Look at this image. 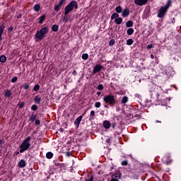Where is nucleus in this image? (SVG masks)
Segmentation results:
<instances>
[{"mask_svg":"<svg viewBox=\"0 0 181 181\" xmlns=\"http://www.w3.org/2000/svg\"><path fill=\"white\" fill-rule=\"evenodd\" d=\"M172 6V0H168L166 4L163 6L158 10L157 16L160 18H164L168 13V9Z\"/></svg>","mask_w":181,"mask_h":181,"instance_id":"f257e3e1","label":"nucleus"},{"mask_svg":"<svg viewBox=\"0 0 181 181\" xmlns=\"http://www.w3.org/2000/svg\"><path fill=\"white\" fill-rule=\"evenodd\" d=\"M49 32V28L42 27L40 30H37L35 35V42H39V40H43L45 39V36Z\"/></svg>","mask_w":181,"mask_h":181,"instance_id":"f03ea898","label":"nucleus"},{"mask_svg":"<svg viewBox=\"0 0 181 181\" xmlns=\"http://www.w3.org/2000/svg\"><path fill=\"white\" fill-rule=\"evenodd\" d=\"M151 96V97H156V101H158L159 103H162L163 101V98L162 96V90L160 88H158V87L155 86L153 90L150 91Z\"/></svg>","mask_w":181,"mask_h":181,"instance_id":"7ed1b4c3","label":"nucleus"},{"mask_svg":"<svg viewBox=\"0 0 181 181\" xmlns=\"http://www.w3.org/2000/svg\"><path fill=\"white\" fill-rule=\"evenodd\" d=\"M32 140V137L28 136L26 137L22 144L20 146V153H23L25 151H28L29 148H30V141Z\"/></svg>","mask_w":181,"mask_h":181,"instance_id":"20e7f679","label":"nucleus"},{"mask_svg":"<svg viewBox=\"0 0 181 181\" xmlns=\"http://www.w3.org/2000/svg\"><path fill=\"white\" fill-rule=\"evenodd\" d=\"M74 9H78V4L76 1L73 0L64 8V15H69Z\"/></svg>","mask_w":181,"mask_h":181,"instance_id":"39448f33","label":"nucleus"},{"mask_svg":"<svg viewBox=\"0 0 181 181\" xmlns=\"http://www.w3.org/2000/svg\"><path fill=\"white\" fill-rule=\"evenodd\" d=\"M103 101L105 104H109L110 107H114L118 103V100L115 98V95L112 94L106 95L103 98Z\"/></svg>","mask_w":181,"mask_h":181,"instance_id":"423d86ee","label":"nucleus"},{"mask_svg":"<svg viewBox=\"0 0 181 181\" xmlns=\"http://www.w3.org/2000/svg\"><path fill=\"white\" fill-rule=\"evenodd\" d=\"M128 172H129L131 175L137 176L138 173H141L139 165H138V164H134L133 165H129Z\"/></svg>","mask_w":181,"mask_h":181,"instance_id":"0eeeda50","label":"nucleus"},{"mask_svg":"<svg viewBox=\"0 0 181 181\" xmlns=\"http://www.w3.org/2000/svg\"><path fill=\"white\" fill-rule=\"evenodd\" d=\"M162 161L165 165H170L173 160H172V156H170V153H167L163 158Z\"/></svg>","mask_w":181,"mask_h":181,"instance_id":"6e6552de","label":"nucleus"},{"mask_svg":"<svg viewBox=\"0 0 181 181\" xmlns=\"http://www.w3.org/2000/svg\"><path fill=\"white\" fill-rule=\"evenodd\" d=\"M119 179H121V173H119V171H117L112 175L111 181H119Z\"/></svg>","mask_w":181,"mask_h":181,"instance_id":"1a4fd4ad","label":"nucleus"},{"mask_svg":"<svg viewBox=\"0 0 181 181\" xmlns=\"http://www.w3.org/2000/svg\"><path fill=\"white\" fill-rule=\"evenodd\" d=\"M103 65H101V64H96L93 67V74H96V73H100V71H101V70H103Z\"/></svg>","mask_w":181,"mask_h":181,"instance_id":"9d476101","label":"nucleus"},{"mask_svg":"<svg viewBox=\"0 0 181 181\" xmlns=\"http://www.w3.org/2000/svg\"><path fill=\"white\" fill-rule=\"evenodd\" d=\"M148 1L149 0H134V4L138 6H144L148 4Z\"/></svg>","mask_w":181,"mask_h":181,"instance_id":"9b49d317","label":"nucleus"},{"mask_svg":"<svg viewBox=\"0 0 181 181\" xmlns=\"http://www.w3.org/2000/svg\"><path fill=\"white\" fill-rule=\"evenodd\" d=\"M66 2V0H59V4L54 6V10L59 12L62 9V5Z\"/></svg>","mask_w":181,"mask_h":181,"instance_id":"f8f14e48","label":"nucleus"},{"mask_svg":"<svg viewBox=\"0 0 181 181\" xmlns=\"http://www.w3.org/2000/svg\"><path fill=\"white\" fill-rule=\"evenodd\" d=\"M81 119H83V115L79 116L74 122V125L76 127V128L80 127V122H81Z\"/></svg>","mask_w":181,"mask_h":181,"instance_id":"ddd939ff","label":"nucleus"},{"mask_svg":"<svg viewBox=\"0 0 181 181\" xmlns=\"http://www.w3.org/2000/svg\"><path fill=\"white\" fill-rule=\"evenodd\" d=\"M103 127L105 129H110V128H111V122L108 120H105L103 122Z\"/></svg>","mask_w":181,"mask_h":181,"instance_id":"4468645a","label":"nucleus"},{"mask_svg":"<svg viewBox=\"0 0 181 181\" xmlns=\"http://www.w3.org/2000/svg\"><path fill=\"white\" fill-rule=\"evenodd\" d=\"M122 16L123 18H128V16H129V9H124L122 13Z\"/></svg>","mask_w":181,"mask_h":181,"instance_id":"2eb2a0df","label":"nucleus"},{"mask_svg":"<svg viewBox=\"0 0 181 181\" xmlns=\"http://www.w3.org/2000/svg\"><path fill=\"white\" fill-rule=\"evenodd\" d=\"M4 30H5V25L1 24L0 25V42H2V35H4Z\"/></svg>","mask_w":181,"mask_h":181,"instance_id":"dca6fc26","label":"nucleus"},{"mask_svg":"<svg viewBox=\"0 0 181 181\" xmlns=\"http://www.w3.org/2000/svg\"><path fill=\"white\" fill-rule=\"evenodd\" d=\"M18 165L19 168H23L26 166V161L23 159H21L20 161H18Z\"/></svg>","mask_w":181,"mask_h":181,"instance_id":"f3484780","label":"nucleus"},{"mask_svg":"<svg viewBox=\"0 0 181 181\" xmlns=\"http://www.w3.org/2000/svg\"><path fill=\"white\" fill-rule=\"evenodd\" d=\"M40 101H42V98L40 97V95H37L35 96L34 103L35 104H40Z\"/></svg>","mask_w":181,"mask_h":181,"instance_id":"a211bd4d","label":"nucleus"},{"mask_svg":"<svg viewBox=\"0 0 181 181\" xmlns=\"http://www.w3.org/2000/svg\"><path fill=\"white\" fill-rule=\"evenodd\" d=\"M11 95H12V92L11 91V90L9 89L6 90L4 92V97H6V98H9Z\"/></svg>","mask_w":181,"mask_h":181,"instance_id":"6ab92c4d","label":"nucleus"},{"mask_svg":"<svg viewBox=\"0 0 181 181\" xmlns=\"http://www.w3.org/2000/svg\"><path fill=\"white\" fill-rule=\"evenodd\" d=\"M45 19H46V15H42V16H40L38 23L42 25L43 23V22H45Z\"/></svg>","mask_w":181,"mask_h":181,"instance_id":"aec40b11","label":"nucleus"},{"mask_svg":"<svg viewBox=\"0 0 181 181\" xmlns=\"http://www.w3.org/2000/svg\"><path fill=\"white\" fill-rule=\"evenodd\" d=\"M115 22L117 25H121L122 23V18L119 17L115 19Z\"/></svg>","mask_w":181,"mask_h":181,"instance_id":"412c9836","label":"nucleus"},{"mask_svg":"<svg viewBox=\"0 0 181 181\" xmlns=\"http://www.w3.org/2000/svg\"><path fill=\"white\" fill-rule=\"evenodd\" d=\"M33 10L35 11V12H39V11H40V4L34 5Z\"/></svg>","mask_w":181,"mask_h":181,"instance_id":"4be33fe9","label":"nucleus"},{"mask_svg":"<svg viewBox=\"0 0 181 181\" xmlns=\"http://www.w3.org/2000/svg\"><path fill=\"white\" fill-rule=\"evenodd\" d=\"M126 26L127 28H132V26H134V22H132V21H128L127 22H126Z\"/></svg>","mask_w":181,"mask_h":181,"instance_id":"5701e85b","label":"nucleus"},{"mask_svg":"<svg viewBox=\"0 0 181 181\" xmlns=\"http://www.w3.org/2000/svg\"><path fill=\"white\" fill-rule=\"evenodd\" d=\"M118 18H119V14L117 13H114L112 16H111V19L112 21L114 19H118Z\"/></svg>","mask_w":181,"mask_h":181,"instance_id":"b1692460","label":"nucleus"},{"mask_svg":"<svg viewBox=\"0 0 181 181\" xmlns=\"http://www.w3.org/2000/svg\"><path fill=\"white\" fill-rule=\"evenodd\" d=\"M52 32H58L59 31V25H53L52 26Z\"/></svg>","mask_w":181,"mask_h":181,"instance_id":"393cba45","label":"nucleus"},{"mask_svg":"<svg viewBox=\"0 0 181 181\" xmlns=\"http://www.w3.org/2000/svg\"><path fill=\"white\" fill-rule=\"evenodd\" d=\"M134 28H129L127 30V33L129 35V36H132V35H134Z\"/></svg>","mask_w":181,"mask_h":181,"instance_id":"a878e982","label":"nucleus"},{"mask_svg":"<svg viewBox=\"0 0 181 181\" xmlns=\"http://www.w3.org/2000/svg\"><path fill=\"white\" fill-rule=\"evenodd\" d=\"M128 103V96H124L121 100L122 104H127Z\"/></svg>","mask_w":181,"mask_h":181,"instance_id":"bb28decb","label":"nucleus"},{"mask_svg":"<svg viewBox=\"0 0 181 181\" xmlns=\"http://www.w3.org/2000/svg\"><path fill=\"white\" fill-rule=\"evenodd\" d=\"M0 62H1V63H5V62H6V56L1 55L0 57Z\"/></svg>","mask_w":181,"mask_h":181,"instance_id":"cd10ccee","label":"nucleus"},{"mask_svg":"<svg viewBox=\"0 0 181 181\" xmlns=\"http://www.w3.org/2000/svg\"><path fill=\"white\" fill-rule=\"evenodd\" d=\"M36 115H31L30 117V121H31V122H35V121H36Z\"/></svg>","mask_w":181,"mask_h":181,"instance_id":"c85d7f7f","label":"nucleus"},{"mask_svg":"<svg viewBox=\"0 0 181 181\" xmlns=\"http://www.w3.org/2000/svg\"><path fill=\"white\" fill-rule=\"evenodd\" d=\"M46 158L47 159H52L53 158V153H52V152L47 153Z\"/></svg>","mask_w":181,"mask_h":181,"instance_id":"c756f323","label":"nucleus"},{"mask_svg":"<svg viewBox=\"0 0 181 181\" xmlns=\"http://www.w3.org/2000/svg\"><path fill=\"white\" fill-rule=\"evenodd\" d=\"M134 44V40H132V39H128L127 40V46H131V45H132Z\"/></svg>","mask_w":181,"mask_h":181,"instance_id":"7c9ffc66","label":"nucleus"},{"mask_svg":"<svg viewBox=\"0 0 181 181\" xmlns=\"http://www.w3.org/2000/svg\"><path fill=\"white\" fill-rule=\"evenodd\" d=\"M94 177L93 175H88L86 178V181H93Z\"/></svg>","mask_w":181,"mask_h":181,"instance_id":"2f4dec72","label":"nucleus"},{"mask_svg":"<svg viewBox=\"0 0 181 181\" xmlns=\"http://www.w3.org/2000/svg\"><path fill=\"white\" fill-rule=\"evenodd\" d=\"M115 11L117 13H121L122 12V8L121 6H117Z\"/></svg>","mask_w":181,"mask_h":181,"instance_id":"473e14b6","label":"nucleus"},{"mask_svg":"<svg viewBox=\"0 0 181 181\" xmlns=\"http://www.w3.org/2000/svg\"><path fill=\"white\" fill-rule=\"evenodd\" d=\"M39 90H40V86H39V84L35 85L33 88V90L39 91Z\"/></svg>","mask_w":181,"mask_h":181,"instance_id":"72a5a7b5","label":"nucleus"},{"mask_svg":"<svg viewBox=\"0 0 181 181\" xmlns=\"http://www.w3.org/2000/svg\"><path fill=\"white\" fill-rule=\"evenodd\" d=\"M63 22H67L69 21V17H67V15L64 14V16L62 18Z\"/></svg>","mask_w":181,"mask_h":181,"instance_id":"f704fd0d","label":"nucleus"},{"mask_svg":"<svg viewBox=\"0 0 181 181\" xmlns=\"http://www.w3.org/2000/svg\"><path fill=\"white\" fill-rule=\"evenodd\" d=\"M115 45V40L112 39L110 40V41L109 42V46H113Z\"/></svg>","mask_w":181,"mask_h":181,"instance_id":"c9c22d12","label":"nucleus"},{"mask_svg":"<svg viewBox=\"0 0 181 181\" xmlns=\"http://www.w3.org/2000/svg\"><path fill=\"white\" fill-rule=\"evenodd\" d=\"M83 60H87L88 59V54L86 53L82 55Z\"/></svg>","mask_w":181,"mask_h":181,"instance_id":"e433bc0d","label":"nucleus"},{"mask_svg":"<svg viewBox=\"0 0 181 181\" xmlns=\"http://www.w3.org/2000/svg\"><path fill=\"white\" fill-rule=\"evenodd\" d=\"M98 90H99V91H103V90H104V86H103V84H99L98 86Z\"/></svg>","mask_w":181,"mask_h":181,"instance_id":"4c0bfd02","label":"nucleus"},{"mask_svg":"<svg viewBox=\"0 0 181 181\" xmlns=\"http://www.w3.org/2000/svg\"><path fill=\"white\" fill-rule=\"evenodd\" d=\"M31 110H32V111H37V105H33L31 106Z\"/></svg>","mask_w":181,"mask_h":181,"instance_id":"58836bf2","label":"nucleus"},{"mask_svg":"<svg viewBox=\"0 0 181 181\" xmlns=\"http://www.w3.org/2000/svg\"><path fill=\"white\" fill-rule=\"evenodd\" d=\"M121 165H122V166H127L128 160H125L122 161Z\"/></svg>","mask_w":181,"mask_h":181,"instance_id":"ea45409f","label":"nucleus"},{"mask_svg":"<svg viewBox=\"0 0 181 181\" xmlns=\"http://www.w3.org/2000/svg\"><path fill=\"white\" fill-rule=\"evenodd\" d=\"M100 107H101V103L100 102H96L95 103V108H100Z\"/></svg>","mask_w":181,"mask_h":181,"instance_id":"a19ab883","label":"nucleus"},{"mask_svg":"<svg viewBox=\"0 0 181 181\" xmlns=\"http://www.w3.org/2000/svg\"><path fill=\"white\" fill-rule=\"evenodd\" d=\"M4 145H5V140H0V148H4Z\"/></svg>","mask_w":181,"mask_h":181,"instance_id":"79ce46f5","label":"nucleus"},{"mask_svg":"<svg viewBox=\"0 0 181 181\" xmlns=\"http://www.w3.org/2000/svg\"><path fill=\"white\" fill-rule=\"evenodd\" d=\"M30 86H29V84H28V83H25V84H24V86H23V88H24V90H29V88H30Z\"/></svg>","mask_w":181,"mask_h":181,"instance_id":"37998d69","label":"nucleus"},{"mask_svg":"<svg viewBox=\"0 0 181 181\" xmlns=\"http://www.w3.org/2000/svg\"><path fill=\"white\" fill-rule=\"evenodd\" d=\"M19 108H23L25 107V102H21L18 104Z\"/></svg>","mask_w":181,"mask_h":181,"instance_id":"c03bdc74","label":"nucleus"},{"mask_svg":"<svg viewBox=\"0 0 181 181\" xmlns=\"http://www.w3.org/2000/svg\"><path fill=\"white\" fill-rule=\"evenodd\" d=\"M18 81V78L16 76H14L12 79H11V83H16Z\"/></svg>","mask_w":181,"mask_h":181,"instance_id":"a18cd8bd","label":"nucleus"},{"mask_svg":"<svg viewBox=\"0 0 181 181\" xmlns=\"http://www.w3.org/2000/svg\"><path fill=\"white\" fill-rule=\"evenodd\" d=\"M153 45L151 44L146 47L147 50H149L150 49H153Z\"/></svg>","mask_w":181,"mask_h":181,"instance_id":"49530a36","label":"nucleus"},{"mask_svg":"<svg viewBox=\"0 0 181 181\" xmlns=\"http://www.w3.org/2000/svg\"><path fill=\"white\" fill-rule=\"evenodd\" d=\"M90 116L91 117H95V112H94V110L90 111Z\"/></svg>","mask_w":181,"mask_h":181,"instance_id":"de8ad7c7","label":"nucleus"},{"mask_svg":"<svg viewBox=\"0 0 181 181\" xmlns=\"http://www.w3.org/2000/svg\"><path fill=\"white\" fill-rule=\"evenodd\" d=\"M134 118H136L137 119H139L141 118V115H138V114H136L134 115Z\"/></svg>","mask_w":181,"mask_h":181,"instance_id":"09e8293b","label":"nucleus"},{"mask_svg":"<svg viewBox=\"0 0 181 181\" xmlns=\"http://www.w3.org/2000/svg\"><path fill=\"white\" fill-rule=\"evenodd\" d=\"M40 120L36 119L35 120V125H40Z\"/></svg>","mask_w":181,"mask_h":181,"instance_id":"8fccbe9b","label":"nucleus"},{"mask_svg":"<svg viewBox=\"0 0 181 181\" xmlns=\"http://www.w3.org/2000/svg\"><path fill=\"white\" fill-rule=\"evenodd\" d=\"M12 30H13V27L11 26L8 28V32H12Z\"/></svg>","mask_w":181,"mask_h":181,"instance_id":"3c124183","label":"nucleus"},{"mask_svg":"<svg viewBox=\"0 0 181 181\" xmlns=\"http://www.w3.org/2000/svg\"><path fill=\"white\" fill-rule=\"evenodd\" d=\"M66 156H67V158H70V151L66 152Z\"/></svg>","mask_w":181,"mask_h":181,"instance_id":"603ef678","label":"nucleus"},{"mask_svg":"<svg viewBox=\"0 0 181 181\" xmlns=\"http://www.w3.org/2000/svg\"><path fill=\"white\" fill-rule=\"evenodd\" d=\"M72 75L73 76H77V71L76 70H74L73 72H72Z\"/></svg>","mask_w":181,"mask_h":181,"instance_id":"864d4df0","label":"nucleus"},{"mask_svg":"<svg viewBox=\"0 0 181 181\" xmlns=\"http://www.w3.org/2000/svg\"><path fill=\"white\" fill-rule=\"evenodd\" d=\"M18 19H21L22 18V14L18 13L17 16Z\"/></svg>","mask_w":181,"mask_h":181,"instance_id":"5fc2aeb1","label":"nucleus"},{"mask_svg":"<svg viewBox=\"0 0 181 181\" xmlns=\"http://www.w3.org/2000/svg\"><path fill=\"white\" fill-rule=\"evenodd\" d=\"M106 142H107V144H110V142H111V139H107Z\"/></svg>","mask_w":181,"mask_h":181,"instance_id":"6e6d98bb","label":"nucleus"},{"mask_svg":"<svg viewBox=\"0 0 181 181\" xmlns=\"http://www.w3.org/2000/svg\"><path fill=\"white\" fill-rule=\"evenodd\" d=\"M100 115L104 116V110H101Z\"/></svg>","mask_w":181,"mask_h":181,"instance_id":"4d7b16f0","label":"nucleus"},{"mask_svg":"<svg viewBox=\"0 0 181 181\" xmlns=\"http://www.w3.org/2000/svg\"><path fill=\"white\" fill-rule=\"evenodd\" d=\"M96 94H97V95H98V97H100V95H101V92H100V91L97 92Z\"/></svg>","mask_w":181,"mask_h":181,"instance_id":"13d9d810","label":"nucleus"},{"mask_svg":"<svg viewBox=\"0 0 181 181\" xmlns=\"http://www.w3.org/2000/svg\"><path fill=\"white\" fill-rule=\"evenodd\" d=\"M59 131H60L61 132H64V129L60 128V129H59Z\"/></svg>","mask_w":181,"mask_h":181,"instance_id":"bf43d9fd","label":"nucleus"},{"mask_svg":"<svg viewBox=\"0 0 181 181\" xmlns=\"http://www.w3.org/2000/svg\"><path fill=\"white\" fill-rule=\"evenodd\" d=\"M151 59H155V56L153 54H151Z\"/></svg>","mask_w":181,"mask_h":181,"instance_id":"052dcab7","label":"nucleus"},{"mask_svg":"<svg viewBox=\"0 0 181 181\" xmlns=\"http://www.w3.org/2000/svg\"><path fill=\"white\" fill-rule=\"evenodd\" d=\"M104 107L105 108H108V105H105Z\"/></svg>","mask_w":181,"mask_h":181,"instance_id":"680f3d73","label":"nucleus"},{"mask_svg":"<svg viewBox=\"0 0 181 181\" xmlns=\"http://www.w3.org/2000/svg\"><path fill=\"white\" fill-rule=\"evenodd\" d=\"M156 122H159L160 124L162 122H160L159 120H156Z\"/></svg>","mask_w":181,"mask_h":181,"instance_id":"e2e57ef3","label":"nucleus"},{"mask_svg":"<svg viewBox=\"0 0 181 181\" xmlns=\"http://www.w3.org/2000/svg\"><path fill=\"white\" fill-rule=\"evenodd\" d=\"M112 128H115V124H113V125H112Z\"/></svg>","mask_w":181,"mask_h":181,"instance_id":"0e129e2a","label":"nucleus"},{"mask_svg":"<svg viewBox=\"0 0 181 181\" xmlns=\"http://www.w3.org/2000/svg\"><path fill=\"white\" fill-rule=\"evenodd\" d=\"M16 155H19V151H18V152L16 153Z\"/></svg>","mask_w":181,"mask_h":181,"instance_id":"69168bd1","label":"nucleus"},{"mask_svg":"<svg viewBox=\"0 0 181 181\" xmlns=\"http://www.w3.org/2000/svg\"><path fill=\"white\" fill-rule=\"evenodd\" d=\"M0 101H1V98H0Z\"/></svg>","mask_w":181,"mask_h":181,"instance_id":"338daca9","label":"nucleus"}]
</instances>
